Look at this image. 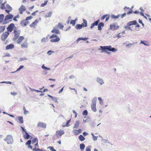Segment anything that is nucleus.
I'll return each instance as SVG.
<instances>
[{
	"mask_svg": "<svg viewBox=\"0 0 151 151\" xmlns=\"http://www.w3.org/2000/svg\"><path fill=\"white\" fill-rule=\"evenodd\" d=\"M100 47L101 48L102 52H105L108 54H109L110 52H108L107 51V50H108L112 52H115L117 51L116 49L114 47H112L110 45L104 46H101Z\"/></svg>",
	"mask_w": 151,
	"mask_h": 151,
	"instance_id": "obj_1",
	"label": "nucleus"
},
{
	"mask_svg": "<svg viewBox=\"0 0 151 151\" xmlns=\"http://www.w3.org/2000/svg\"><path fill=\"white\" fill-rule=\"evenodd\" d=\"M4 140L7 142L8 144H12L14 143V140L11 135H7L4 139Z\"/></svg>",
	"mask_w": 151,
	"mask_h": 151,
	"instance_id": "obj_2",
	"label": "nucleus"
},
{
	"mask_svg": "<svg viewBox=\"0 0 151 151\" xmlns=\"http://www.w3.org/2000/svg\"><path fill=\"white\" fill-rule=\"evenodd\" d=\"M137 22L136 20H134L128 22L127 24V28L128 29L131 30H133L134 29V27L132 26L133 25H136Z\"/></svg>",
	"mask_w": 151,
	"mask_h": 151,
	"instance_id": "obj_3",
	"label": "nucleus"
},
{
	"mask_svg": "<svg viewBox=\"0 0 151 151\" xmlns=\"http://www.w3.org/2000/svg\"><path fill=\"white\" fill-rule=\"evenodd\" d=\"M50 39H51L50 41L52 42H58L60 40L59 37L57 35L53 34L51 35L50 37Z\"/></svg>",
	"mask_w": 151,
	"mask_h": 151,
	"instance_id": "obj_4",
	"label": "nucleus"
},
{
	"mask_svg": "<svg viewBox=\"0 0 151 151\" xmlns=\"http://www.w3.org/2000/svg\"><path fill=\"white\" fill-rule=\"evenodd\" d=\"M13 17V15L12 14H9L5 16V19L3 22L4 24H6L10 21H11L12 20H9L11 19H12Z\"/></svg>",
	"mask_w": 151,
	"mask_h": 151,
	"instance_id": "obj_5",
	"label": "nucleus"
},
{
	"mask_svg": "<svg viewBox=\"0 0 151 151\" xmlns=\"http://www.w3.org/2000/svg\"><path fill=\"white\" fill-rule=\"evenodd\" d=\"M14 36L13 40V41H15L19 37L20 33V31L17 29H15L14 30Z\"/></svg>",
	"mask_w": 151,
	"mask_h": 151,
	"instance_id": "obj_6",
	"label": "nucleus"
},
{
	"mask_svg": "<svg viewBox=\"0 0 151 151\" xmlns=\"http://www.w3.org/2000/svg\"><path fill=\"white\" fill-rule=\"evenodd\" d=\"M41 20L40 17L39 18H37L35 20L32 24L30 25V27L32 28H35L37 26V24L39 22V21Z\"/></svg>",
	"mask_w": 151,
	"mask_h": 151,
	"instance_id": "obj_7",
	"label": "nucleus"
},
{
	"mask_svg": "<svg viewBox=\"0 0 151 151\" xmlns=\"http://www.w3.org/2000/svg\"><path fill=\"white\" fill-rule=\"evenodd\" d=\"M14 27L15 25L14 23L10 24L6 28L7 32H8V33L12 32Z\"/></svg>",
	"mask_w": 151,
	"mask_h": 151,
	"instance_id": "obj_8",
	"label": "nucleus"
},
{
	"mask_svg": "<svg viewBox=\"0 0 151 151\" xmlns=\"http://www.w3.org/2000/svg\"><path fill=\"white\" fill-rule=\"evenodd\" d=\"M9 35V33L8 32H4L1 36V38L2 40L4 41L7 38Z\"/></svg>",
	"mask_w": 151,
	"mask_h": 151,
	"instance_id": "obj_9",
	"label": "nucleus"
},
{
	"mask_svg": "<svg viewBox=\"0 0 151 151\" xmlns=\"http://www.w3.org/2000/svg\"><path fill=\"white\" fill-rule=\"evenodd\" d=\"M65 132L63 130H58L56 131V135L57 138H59V137H61L63 134H64Z\"/></svg>",
	"mask_w": 151,
	"mask_h": 151,
	"instance_id": "obj_10",
	"label": "nucleus"
},
{
	"mask_svg": "<svg viewBox=\"0 0 151 151\" xmlns=\"http://www.w3.org/2000/svg\"><path fill=\"white\" fill-rule=\"evenodd\" d=\"M26 9V8L25 6L23 5H22L19 9V13L22 14L23 12L25 11Z\"/></svg>",
	"mask_w": 151,
	"mask_h": 151,
	"instance_id": "obj_11",
	"label": "nucleus"
},
{
	"mask_svg": "<svg viewBox=\"0 0 151 151\" xmlns=\"http://www.w3.org/2000/svg\"><path fill=\"white\" fill-rule=\"evenodd\" d=\"M6 9L5 10L6 12L9 14V12H11L12 10V8L9 5L7 4L6 6Z\"/></svg>",
	"mask_w": 151,
	"mask_h": 151,
	"instance_id": "obj_12",
	"label": "nucleus"
},
{
	"mask_svg": "<svg viewBox=\"0 0 151 151\" xmlns=\"http://www.w3.org/2000/svg\"><path fill=\"white\" fill-rule=\"evenodd\" d=\"M119 28L118 25H116L115 24H113L110 25V29L112 30H115L118 29Z\"/></svg>",
	"mask_w": 151,
	"mask_h": 151,
	"instance_id": "obj_13",
	"label": "nucleus"
},
{
	"mask_svg": "<svg viewBox=\"0 0 151 151\" xmlns=\"http://www.w3.org/2000/svg\"><path fill=\"white\" fill-rule=\"evenodd\" d=\"M29 22L27 21L25 19L21 21L20 24L22 27L26 26L29 23Z\"/></svg>",
	"mask_w": 151,
	"mask_h": 151,
	"instance_id": "obj_14",
	"label": "nucleus"
},
{
	"mask_svg": "<svg viewBox=\"0 0 151 151\" xmlns=\"http://www.w3.org/2000/svg\"><path fill=\"white\" fill-rule=\"evenodd\" d=\"M24 39V37L22 36H20L18 37L17 39V43L18 44H20L22 41Z\"/></svg>",
	"mask_w": 151,
	"mask_h": 151,
	"instance_id": "obj_15",
	"label": "nucleus"
},
{
	"mask_svg": "<svg viewBox=\"0 0 151 151\" xmlns=\"http://www.w3.org/2000/svg\"><path fill=\"white\" fill-rule=\"evenodd\" d=\"M30 135L28 134L27 132H25L24 134H23V137L24 139H28L30 138Z\"/></svg>",
	"mask_w": 151,
	"mask_h": 151,
	"instance_id": "obj_16",
	"label": "nucleus"
},
{
	"mask_svg": "<svg viewBox=\"0 0 151 151\" xmlns=\"http://www.w3.org/2000/svg\"><path fill=\"white\" fill-rule=\"evenodd\" d=\"M91 108L92 110L94 112H96V103L95 102L91 104Z\"/></svg>",
	"mask_w": 151,
	"mask_h": 151,
	"instance_id": "obj_17",
	"label": "nucleus"
},
{
	"mask_svg": "<svg viewBox=\"0 0 151 151\" xmlns=\"http://www.w3.org/2000/svg\"><path fill=\"white\" fill-rule=\"evenodd\" d=\"M99 19L95 22L93 23H92L90 27L92 29L94 27V26L98 25V24L99 23Z\"/></svg>",
	"mask_w": 151,
	"mask_h": 151,
	"instance_id": "obj_18",
	"label": "nucleus"
},
{
	"mask_svg": "<svg viewBox=\"0 0 151 151\" xmlns=\"http://www.w3.org/2000/svg\"><path fill=\"white\" fill-rule=\"evenodd\" d=\"M98 30H101L102 29V27L104 26V24L103 22H100L98 25Z\"/></svg>",
	"mask_w": 151,
	"mask_h": 151,
	"instance_id": "obj_19",
	"label": "nucleus"
},
{
	"mask_svg": "<svg viewBox=\"0 0 151 151\" xmlns=\"http://www.w3.org/2000/svg\"><path fill=\"white\" fill-rule=\"evenodd\" d=\"M51 32L52 33H54L56 34H60V32L59 30L58 29L56 28H54L51 31Z\"/></svg>",
	"mask_w": 151,
	"mask_h": 151,
	"instance_id": "obj_20",
	"label": "nucleus"
},
{
	"mask_svg": "<svg viewBox=\"0 0 151 151\" xmlns=\"http://www.w3.org/2000/svg\"><path fill=\"white\" fill-rule=\"evenodd\" d=\"M14 45L13 44H10L9 45H7L6 47V50H9V49H12V48H14Z\"/></svg>",
	"mask_w": 151,
	"mask_h": 151,
	"instance_id": "obj_21",
	"label": "nucleus"
},
{
	"mask_svg": "<svg viewBox=\"0 0 151 151\" xmlns=\"http://www.w3.org/2000/svg\"><path fill=\"white\" fill-rule=\"evenodd\" d=\"M46 123H38L37 126L45 128H46Z\"/></svg>",
	"mask_w": 151,
	"mask_h": 151,
	"instance_id": "obj_22",
	"label": "nucleus"
},
{
	"mask_svg": "<svg viewBox=\"0 0 151 151\" xmlns=\"http://www.w3.org/2000/svg\"><path fill=\"white\" fill-rule=\"evenodd\" d=\"M22 48H26L28 47V43L26 41L24 42L21 45Z\"/></svg>",
	"mask_w": 151,
	"mask_h": 151,
	"instance_id": "obj_23",
	"label": "nucleus"
},
{
	"mask_svg": "<svg viewBox=\"0 0 151 151\" xmlns=\"http://www.w3.org/2000/svg\"><path fill=\"white\" fill-rule=\"evenodd\" d=\"M78 139L81 141H83L85 139V137L82 135H80L78 137Z\"/></svg>",
	"mask_w": 151,
	"mask_h": 151,
	"instance_id": "obj_24",
	"label": "nucleus"
},
{
	"mask_svg": "<svg viewBox=\"0 0 151 151\" xmlns=\"http://www.w3.org/2000/svg\"><path fill=\"white\" fill-rule=\"evenodd\" d=\"M83 22L82 24L81 25L83 27H86L87 25V21L85 19H83Z\"/></svg>",
	"mask_w": 151,
	"mask_h": 151,
	"instance_id": "obj_25",
	"label": "nucleus"
},
{
	"mask_svg": "<svg viewBox=\"0 0 151 151\" xmlns=\"http://www.w3.org/2000/svg\"><path fill=\"white\" fill-rule=\"evenodd\" d=\"M47 96L50 97L55 102H57V99L56 97L52 96L48 94Z\"/></svg>",
	"mask_w": 151,
	"mask_h": 151,
	"instance_id": "obj_26",
	"label": "nucleus"
},
{
	"mask_svg": "<svg viewBox=\"0 0 151 151\" xmlns=\"http://www.w3.org/2000/svg\"><path fill=\"white\" fill-rule=\"evenodd\" d=\"M4 14H0V24L3 22L4 20Z\"/></svg>",
	"mask_w": 151,
	"mask_h": 151,
	"instance_id": "obj_27",
	"label": "nucleus"
},
{
	"mask_svg": "<svg viewBox=\"0 0 151 151\" xmlns=\"http://www.w3.org/2000/svg\"><path fill=\"white\" fill-rule=\"evenodd\" d=\"M52 14V12H49L46 13L44 15L45 18H47L48 17H51Z\"/></svg>",
	"mask_w": 151,
	"mask_h": 151,
	"instance_id": "obj_28",
	"label": "nucleus"
},
{
	"mask_svg": "<svg viewBox=\"0 0 151 151\" xmlns=\"http://www.w3.org/2000/svg\"><path fill=\"white\" fill-rule=\"evenodd\" d=\"M85 147V145L83 143H81L80 145V149L81 150H83Z\"/></svg>",
	"mask_w": 151,
	"mask_h": 151,
	"instance_id": "obj_29",
	"label": "nucleus"
},
{
	"mask_svg": "<svg viewBox=\"0 0 151 151\" xmlns=\"http://www.w3.org/2000/svg\"><path fill=\"white\" fill-rule=\"evenodd\" d=\"M5 29V26H0V33L3 32Z\"/></svg>",
	"mask_w": 151,
	"mask_h": 151,
	"instance_id": "obj_30",
	"label": "nucleus"
},
{
	"mask_svg": "<svg viewBox=\"0 0 151 151\" xmlns=\"http://www.w3.org/2000/svg\"><path fill=\"white\" fill-rule=\"evenodd\" d=\"M76 28V29H80L83 27L82 26L81 24H77L75 27Z\"/></svg>",
	"mask_w": 151,
	"mask_h": 151,
	"instance_id": "obj_31",
	"label": "nucleus"
},
{
	"mask_svg": "<svg viewBox=\"0 0 151 151\" xmlns=\"http://www.w3.org/2000/svg\"><path fill=\"white\" fill-rule=\"evenodd\" d=\"M38 142V139L37 137H34L33 138L32 141V144H34L35 142Z\"/></svg>",
	"mask_w": 151,
	"mask_h": 151,
	"instance_id": "obj_32",
	"label": "nucleus"
},
{
	"mask_svg": "<svg viewBox=\"0 0 151 151\" xmlns=\"http://www.w3.org/2000/svg\"><path fill=\"white\" fill-rule=\"evenodd\" d=\"M57 26L60 29H63L64 27L63 25L60 23H59L57 25Z\"/></svg>",
	"mask_w": 151,
	"mask_h": 151,
	"instance_id": "obj_33",
	"label": "nucleus"
},
{
	"mask_svg": "<svg viewBox=\"0 0 151 151\" xmlns=\"http://www.w3.org/2000/svg\"><path fill=\"white\" fill-rule=\"evenodd\" d=\"M140 43L142 44L145 46L148 45V43L147 41H141Z\"/></svg>",
	"mask_w": 151,
	"mask_h": 151,
	"instance_id": "obj_34",
	"label": "nucleus"
},
{
	"mask_svg": "<svg viewBox=\"0 0 151 151\" xmlns=\"http://www.w3.org/2000/svg\"><path fill=\"white\" fill-rule=\"evenodd\" d=\"M97 81L100 83L101 84H102L104 83V82L102 80L99 78H97Z\"/></svg>",
	"mask_w": 151,
	"mask_h": 151,
	"instance_id": "obj_35",
	"label": "nucleus"
},
{
	"mask_svg": "<svg viewBox=\"0 0 151 151\" xmlns=\"http://www.w3.org/2000/svg\"><path fill=\"white\" fill-rule=\"evenodd\" d=\"M88 38H78L77 40V43L78 42L81 40H86Z\"/></svg>",
	"mask_w": 151,
	"mask_h": 151,
	"instance_id": "obj_36",
	"label": "nucleus"
},
{
	"mask_svg": "<svg viewBox=\"0 0 151 151\" xmlns=\"http://www.w3.org/2000/svg\"><path fill=\"white\" fill-rule=\"evenodd\" d=\"M48 2V0H46L45 1L44 3H42L41 4L40 6L41 7H43L45 6V5H46L47 4Z\"/></svg>",
	"mask_w": 151,
	"mask_h": 151,
	"instance_id": "obj_37",
	"label": "nucleus"
},
{
	"mask_svg": "<svg viewBox=\"0 0 151 151\" xmlns=\"http://www.w3.org/2000/svg\"><path fill=\"white\" fill-rule=\"evenodd\" d=\"M17 119L21 123H23V118L22 116H19L17 117Z\"/></svg>",
	"mask_w": 151,
	"mask_h": 151,
	"instance_id": "obj_38",
	"label": "nucleus"
},
{
	"mask_svg": "<svg viewBox=\"0 0 151 151\" xmlns=\"http://www.w3.org/2000/svg\"><path fill=\"white\" fill-rule=\"evenodd\" d=\"M32 141L30 139L27 141L25 143L26 145H30L32 143Z\"/></svg>",
	"mask_w": 151,
	"mask_h": 151,
	"instance_id": "obj_39",
	"label": "nucleus"
},
{
	"mask_svg": "<svg viewBox=\"0 0 151 151\" xmlns=\"http://www.w3.org/2000/svg\"><path fill=\"white\" fill-rule=\"evenodd\" d=\"M47 149H49L51 151H56V150L52 146L48 147Z\"/></svg>",
	"mask_w": 151,
	"mask_h": 151,
	"instance_id": "obj_40",
	"label": "nucleus"
},
{
	"mask_svg": "<svg viewBox=\"0 0 151 151\" xmlns=\"http://www.w3.org/2000/svg\"><path fill=\"white\" fill-rule=\"evenodd\" d=\"M70 23L72 24L73 26H74L76 24V21L75 20H71L70 21Z\"/></svg>",
	"mask_w": 151,
	"mask_h": 151,
	"instance_id": "obj_41",
	"label": "nucleus"
},
{
	"mask_svg": "<svg viewBox=\"0 0 151 151\" xmlns=\"http://www.w3.org/2000/svg\"><path fill=\"white\" fill-rule=\"evenodd\" d=\"M119 17V15H118L117 16H115L114 15H112L111 16V17L112 19H117Z\"/></svg>",
	"mask_w": 151,
	"mask_h": 151,
	"instance_id": "obj_42",
	"label": "nucleus"
},
{
	"mask_svg": "<svg viewBox=\"0 0 151 151\" xmlns=\"http://www.w3.org/2000/svg\"><path fill=\"white\" fill-rule=\"evenodd\" d=\"M88 112L86 110H85L83 111L82 114L84 116H87L88 115Z\"/></svg>",
	"mask_w": 151,
	"mask_h": 151,
	"instance_id": "obj_43",
	"label": "nucleus"
},
{
	"mask_svg": "<svg viewBox=\"0 0 151 151\" xmlns=\"http://www.w3.org/2000/svg\"><path fill=\"white\" fill-rule=\"evenodd\" d=\"M91 146H89L87 147L86 149V151H91Z\"/></svg>",
	"mask_w": 151,
	"mask_h": 151,
	"instance_id": "obj_44",
	"label": "nucleus"
},
{
	"mask_svg": "<svg viewBox=\"0 0 151 151\" xmlns=\"http://www.w3.org/2000/svg\"><path fill=\"white\" fill-rule=\"evenodd\" d=\"M0 8L2 9H5V4L2 3L0 6Z\"/></svg>",
	"mask_w": 151,
	"mask_h": 151,
	"instance_id": "obj_45",
	"label": "nucleus"
},
{
	"mask_svg": "<svg viewBox=\"0 0 151 151\" xmlns=\"http://www.w3.org/2000/svg\"><path fill=\"white\" fill-rule=\"evenodd\" d=\"M23 109L24 111V114L26 115L28 113V111L26 110V109L25 107H23Z\"/></svg>",
	"mask_w": 151,
	"mask_h": 151,
	"instance_id": "obj_46",
	"label": "nucleus"
},
{
	"mask_svg": "<svg viewBox=\"0 0 151 151\" xmlns=\"http://www.w3.org/2000/svg\"><path fill=\"white\" fill-rule=\"evenodd\" d=\"M33 18V17L31 16L27 17L25 19L27 21H28V20H29L32 19Z\"/></svg>",
	"mask_w": 151,
	"mask_h": 151,
	"instance_id": "obj_47",
	"label": "nucleus"
},
{
	"mask_svg": "<svg viewBox=\"0 0 151 151\" xmlns=\"http://www.w3.org/2000/svg\"><path fill=\"white\" fill-rule=\"evenodd\" d=\"M47 39V37H44L41 40V42H46V40Z\"/></svg>",
	"mask_w": 151,
	"mask_h": 151,
	"instance_id": "obj_48",
	"label": "nucleus"
},
{
	"mask_svg": "<svg viewBox=\"0 0 151 151\" xmlns=\"http://www.w3.org/2000/svg\"><path fill=\"white\" fill-rule=\"evenodd\" d=\"M42 68H43V69H46L47 70H50V68H47V67H45L44 65H43L42 66Z\"/></svg>",
	"mask_w": 151,
	"mask_h": 151,
	"instance_id": "obj_49",
	"label": "nucleus"
},
{
	"mask_svg": "<svg viewBox=\"0 0 151 151\" xmlns=\"http://www.w3.org/2000/svg\"><path fill=\"white\" fill-rule=\"evenodd\" d=\"M21 128L22 130V133H24V132H27L26 130L22 126H21Z\"/></svg>",
	"mask_w": 151,
	"mask_h": 151,
	"instance_id": "obj_50",
	"label": "nucleus"
},
{
	"mask_svg": "<svg viewBox=\"0 0 151 151\" xmlns=\"http://www.w3.org/2000/svg\"><path fill=\"white\" fill-rule=\"evenodd\" d=\"M79 123H75L74 127H73V128H77L79 126Z\"/></svg>",
	"mask_w": 151,
	"mask_h": 151,
	"instance_id": "obj_51",
	"label": "nucleus"
},
{
	"mask_svg": "<svg viewBox=\"0 0 151 151\" xmlns=\"http://www.w3.org/2000/svg\"><path fill=\"white\" fill-rule=\"evenodd\" d=\"M75 131H77L79 133L82 132V129H79L78 130L74 129Z\"/></svg>",
	"mask_w": 151,
	"mask_h": 151,
	"instance_id": "obj_52",
	"label": "nucleus"
},
{
	"mask_svg": "<svg viewBox=\"0 0 151 151\" xmlns=\"http://www.w3.org/2000/svg\"><path fill=\"white\" fill-rule=\"evenodd\" d=\"M108 16V15L107 14H105L104 15H103L101 17V20H104L106 17Z\"/></svg>",
	"mask_w": 151,
	"mask_h": 151,
	"instance_id": "obj_53",
	"label": "nucleus"
},
{
	"mask_svg": "<svg viewBox=\"0 0 151 151\" xmlns=\"http://www.w3.org/2000/svg\"><path fill=\"white\" fill-rule=\"evenodd\" d=\"M83 136H86L88 134V133L86 132H83L82 133Z\"/></svg>",
	"mask_w": 151,
	"mask_h": 151,
	"instance_id": "obj_54",
	"label": "nucleus"
},
{
	"mask_svg": "<svg viewBox=\"0 0 151 151\" xmlns=\"http://www.w3.org/2000/svg\"><path fill=\"white\" fill-rule=\"evenodd\" d=\"M93 138L94 141H96L97 139L98 136H96L94 135L93 136Z\"/></svg>",
	"mask_w": 151,
	"mask_h": 151,
	"instance_id": "obj_55",
	"label": "nucleus"
},
{
	"mask_svg": "<svg viewBox=\"0 0 151 151\" xmlns=\"http://www.w3.org/2000/svg\"><path fill=\"white\" fill-rule=\"evenodd\" d=\"M70 123H66V124L64 125L63 124L62 125V127H68L70 126Z\"/></svg>",
	"mask_w": 151,
	"mask_h": 151,
	"instance_id": "obj_56",
	"label": "nucleus"
},
{
	"mask_svg": "<svg viewBox=\"0 0 151 151\" xmlns=\"http://www.w3.org/2000/svg\"><path fill=\"white\" fill-rule=\"evenodd\" d=\"M24 67V66L23 65H21L19 68H18L17 70V71H19V70H21V69L23 68Z\"/></svg>",
	"mask_w": 151,
	"mask_h": 151,
	"instance_id": "obj_57",
	"label": "nucleus"
},
{
	"mask_svg": "<svg viewBox=\"0 0 151 151\" xmlns=\"http://www.w3.org/2000/svg\"><path fill=\"white\" fill-rule=\"evenodd\" d=\"M98 99L100 101V103L101 104H102L103 103V101H102L101 98L100 97H98Z\"/></svg>",
	"mask_w": 151,
	"mask_h": 151,
	"instance_id": "obj_58",
	"label": "nucleus"
},
{
	"mask_svg": "<svg viewBox=\"0 0 151 151\" xmlns=\"http://www.w3.org/2000/svg\"><path fill=\"white\" fill-rule=\"evenodd\" d=\"M73 132L76 135H77L79 134L77 131H75L74 129L73 130Z\"/></svg>",
	"mask_w": 151,
	"mask_h": 151,
	"instance_id": "obj_59",
	"label": "nucleus"
},
{
	"mask_svg": "<svg viewBox=\"0 0 151 151\" xmlns=\"http://www.w3.org/2000/svg\"><path fill=\"white\" fill-rule=\"evenodd\" d=\"M90 125L92 127L94 128L96 124V123H91Z\"/></svg>",
	"mask_w": 151,
	"mask_h": 151,
	"instance_id": "obj_60",
	"label": "nucleus"
},
{
	"mask_svg": "<svg viewBox=\"0 0 151 151\" xmlns=\"http://www.w3.org/2000/svg\"><path fill=\"white\" fill-rule=\"evenodd\" d=\"M38 10H36L35 12H34L32 14V16H35L36 15V13L38 12Z\"/></svg>",
	"mask_w": 151,
	"mask_h": 151,
	"instance_id": "obj_61",
	"label": "nucleus"
},
{
	"mask_svg": "<svg viewBox=\"0 0 151 151\" xmlns=\"http://www.w3.org/2000/svg\"><path fill=\"white\" fill-rule=\"evenodd\" d=\"M11 93L12 95H13L14 96H15L17 94V92H11Z\"/></svg>",
	"mask_w": 151,
	"mask_h": 151,
	"instance_id": "obj_62",
	"label": "nucleus"
},
{
	"mask_svg": "<svg viewBox=\"0 0 151 151\" xmlns=\"http://www.w3.org/2000/svg\"><path fill=\"white\" fill-rule=\"evenodd\" d=\"M73 113H74L75 114V117H76L77 116V114L76 112L74 110H73Z\"/></svg>",
	"mask_w": 151,
	"mask_h": 151,
	"instance_id": "obj_63",
	"label": "nucleus"
},
{
	"mask_svg": "<svg viewBox=\"0 0 151 151\" xmlns=\"http://www.w3.org/2000/svg\"><path fill=\"white\" fill-rule=\"evenodd\" d=\"M53 52H52V51L51 50H50V51H48L47 52V53L49 55H51V54H52V53Z\"/></svg>",
	"mask_w": 151,
	"mask_h": 151,
	"instance_id": "obj_64",
	"label": "nucleus"
}]
</instances>
